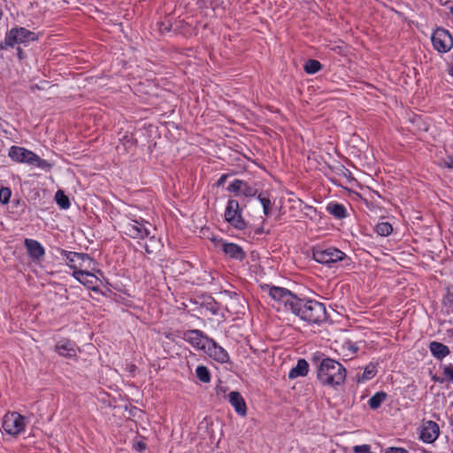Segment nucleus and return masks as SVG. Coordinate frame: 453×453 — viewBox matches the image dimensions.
<instances>
[{"mask_svg": "<svg viewBox=\"0 0 453 453\" xmlns=\"http://www.w3.org/2000/svg\"><path fill=\"white\" fill-rule=\"evenodd\" d=\"M268 294L275 302L273 306L278 311L283 309L291 311L309 324H321L326 321L328 315L324 303L313 300L300 298L288 288L267 286Z\"/></svg>", "mask_w": 453, "mask_h": 453, "instance_id": "f257e3e1", "label": "nucleus"}, {"mask_svg": "<svg viewBox=\"0 0 453 453\" xmlns=\"http://www.w3.org/2000/svg\"><path fill=\"white\" fill-rule=\"evenodd\" d=\"M346 374L345 367L329 357L320 364L317 378L323 386L336 387L344 383Z\"/></svg>", "mask_w": 453, "mask_h": 453, "instance_id": "f03ea898", "label": "nucleus"}, {"mask_svg": "<svg viewBox=\"0 0 453 453\" xmlns=\"http://www.w3.org/2000/svg\"><path fill=\"white\" fill-rule=\"evenodd\" d=\"M146 225H150V223L143 219H133L123 224L122 232L133 239H144L149 237V241L151 245L145 243L144 250L146 253L151 254L153 253L154 249L157 248L159 240H157L154 235L150 236V231Z\"/></svg>", "mask_w": 453, "mask_h": 453, "instance_id": "7ed1b4c3", "label": "nucleus"}, {"mask_svg": "<svg viewBox=\"0 0 453 453\" xmlns=\"http://www.w3.org/2000/svg\"><path fill=\"white\" fill-rule=\"evenodd\" d=\"M312 257L316 262L327 265L344 260H350L343 251L334 247L326 249L314 247L312 249Z\"/></svg>", "mask_w": 453, "mask_h": 453, "instance_id": "20e7f679", "label": "nucleus"}, {"mask_svg": "<svg viewBox=\"0 0 453 453\" xmlns=\"http://www.w3.org/2000/svg\"><path fill=\"white\" fill-rule=\"evenodd\" d=\"M431 42L435 50L439 53H447L453 48V37L449 30L444 27H437L432 36Z\"/></svg>", "mask_w": 453, "mask_h": 453, "instance_id": "39448f33", "label": "nucleus"}, {"mask_svg": "<svg viewBox=\"0 0 453 453\" xmlns=\"http://www.w3.org/2000/svg\"><path fill=\"white\" fill-rule=\"evenodd\" d=\"M5 35L7 37L6 44H11L12 48L16 44L35 42L38 39V36L34 32L21 27H12Z\"/></svg>", "mask_w": 453, "mask_h": 453, "instance_id": "423d86ee", "label": "nucleus"}, {"mask_svg": "<svg viewBox=\"0 0 453 453\" xmlns=\"http://www.w3.org/2000/svg\"><path fill=\"white\" fill-rule=\"evenodd\" d=\"M25 418L16 411L8 412L3 418L2 427L11 435H18L25 429Z\"/></svg>", "mask_w": 453, "mask_h": 453, "instance_id": "0eeeda50", "label": "nucleus"}, {"mask_svg": "<svg viewBox=\"0 0 453 453\" xmlns=\"http://www.w3.org/2000/svg\"><path fill=\"white\" fill-rule=\"evenodd\" d=\"M242 208L240 203L235 199H229L225 211V219L232 226L238 230H243L247 226V223L243 218L234 219L236 212H240V209Z\"/></svg>", "mask_w": 453, "mask_h": 453, "instance_id": "6e6552de", "label": "nucleus"}, {"mask_svg": "<svg viewBox=\"0 0 453 453\" xmlns=\"http://www.w3.org/2000/svg\"><path fill=\"white\" fill-rule=\"evenodd\" d=\"M182 339L196 349L204 351L211 338L199 329H191L183 333Z\"/></svg>", "mask_w": 453, "mask_h": 453, "instance_id": "1a4fd4ad", "label": "nucleus"}, {"mask_svg": "<svg viewBox=\"0 0 453 453\" xmlns=\"http://www.w3.org/2000/svg\"><path fill=\"white\" fill-rule=\"evenodd\" d=\"M69 267L73 270V276L74 279L88 288L96 290V284L99 281V279L94 273L87 270L79 269L76 265H69Z\"/></svg>", "mask_w": 453, "mask_h": 453, "instance_id": "9d476101", "label": "nucleus"}, {"mask_svg": "<svg viewBox=\"0 0 453 453\" xmlns=\"http://www.w3.org/2000/svg\"><path fill=\"white\" fill-rule=\"evenodd\" d=\"M204 352L211 358L220 364H226L230 361L227 351L223 347L219 345L212 338H211L210 342L207 343Z\"/></svg>", "mask_w": 453, "mask_h": 453, "instance_id": "9b49d317", "label": "nucleus"}, {"mask_svg": "<svg viewBox=\"0 0 453 453\" xmlns=\"http://www.w3.org/2000/svg\"><path fill=\"white\" fill-rule=\"evenodd\" d=\"M440 434V428L433 420L424 421L420 431L419 439L426 443L434 442Z\"/></svg>", "mask_w": 453, "mask_h": 453, "instance_id": "f8f14e48", "label": "nucleus"}, {"mask_svg": "<svg viewBox=\"0 0 453 453\" xmlns=\"http://www.w3.org/2000/svg\"><path fill=\"white\" fill-rule=\"evenodd\" d=\"M221 243L222 251L231 259H235L238 261H243L246 258V253L243 249L234 242H226L222 239L218 241Z\"/></svg>", "mask_w": 453, "mask_h": 453, "instance_id": "ddd939ff", "label": "nucleus"}, {"mask_svg": "<svg viewBox=\"0 0 453 453\" xmlns=\"http://www.w3.org/2000/svg\"><path fill=\"white\" fill-rule=\"evenodd\" d=\"M8 156L15 162L31 165V161L34 158V152L23 147L12 146L9 150Z\"/></svg>", "mask_w": 453, "mask_h": 453, "instance_id": "4468645a", "label": "nucleus"}, {"mask_svg": "<svg viewBox=\"0 0 453 453\" xmlns=\"http://www.w3.org/2000/svg\"><path fill=\"white\" fill-rule=\"evenodd\" d=\"M24 245L27 249L28 256L33 260H40L45 254L42 245L36 240L25 239Z\"/></svg>", "mask_w": 453, "mask_h": 453, "instance_id": "2eb2a0df", "label": "nucleus"}, {"mask_svg": "<svg viewBox=\"0 0 453 453\" xmlns=\"http://www.w3.org/2000/svg\"><path fill=\"white\" fill-rule=\"evenodd\" d=\"M229 403L234 408V411L241 416L247 414V405L242 395L238 391H232L228 395Z\"/></svg>", "mask_w": 453, "mask_h": 453, "instance_id": "dca6fc26", "label": "nucleus"}, {"mask_svg": "<svg viewBox=\"0 0 453 453\" xmlns=\"http://www.w3.org/2000/svg\"><path fill=\"white\" fill-rule=\"evenodd\" d=\"M56 351L62 357L73 358L76 357V351L73 343L70 340H62L58 342L55 346Z\"/></svg>", "mask_w": 453, "mask_h": 453, "instance_id": "f3484780", "label": "nucleus"}, {"mask_svg": "<svg viewBox=\"0 0 453 453\" xmlns=\"http://www.w3.org/2000/svg\"><path fill=\"white\" fill-rule=\"evenodd\" d=\"M429 349L432 355L438 360H442L450 353V350L447 345L435 341L429 343Z\"/></svg>", "mask_w": 453, "mask_h": 453, "instance_id": "a211bd4d", "label": "nucleus"}, {"mask_svg": "<svg viewBox=\"0 0 453 453\" xmlns=\"http://www.w3.org/2000/svg\"><path fill=\"white\" fill-rule=\"evenodd\" d=\"M309 372V364L303 359L300 358L297 361V364L295 367H293L288 372L289 379H296L297 377L306 376Z\"/></svg>", "mask_w": 453, "mask_h": 453, "instance_id": "6ab92c4d", "label": "nucleus"}, {"mask_svg": "<svg viewBox=\"0 0 453 453\" xmlns=\"http://www.w3.org/2000/svg\"><path fill=\"white\" fill-rule=\"evenodd\" d=\"M326 211L335 219H342L347 217L346 207L339 203L332 202L326 205Z\"/></svg>", "mask_w": 453, "mask_h": 453, "instance_id": "aec40b11", "label": "nucleus"}, {"mask_svg": "<svg viewBox=\"0 0 453 453\" xmlns=\"http://www.w3.org/2000/svg\"><path fill=\"white\" fill-rule=\"evenodd\" d=\"M388 394L384 391L375 393L368 401V405L372 410H377L382 403L386 401Z\"/></svg>", "mask_w": 453, "mask_h": 453, "instance_id": "412c9836", "label": "nucleus"}, {"mask_svg": "<svg viewBox=\"0 0 453 453\" xmlns=\"http://www.w3.org/2000/svg\"><path fill=\"white\" fill-rule=\"evenodd\" d=\"M376 374H377L376 365L373 363H370L365 366L363 373L361 375H357V381L358 383H360L365 380H371L373 377H375Z\"/></svg>", "mask_w": 453, "mask_h": 453, "instance_id": "4be33fe9", "label": "nucleus"}, {"mask_svg": "<svg viewBox=\"0 0 453 453\" xmlns=\"http://www.w3.org/2000/svg\"><path fill=\"white\" fill-rule=\"evenodd\" d=\"M322 64L316 59H308L303 65V70L308 74H314L322 69Z\"/></svg>", "mask_w": 453, "mask_h": 453, "instance_id": "5701e85b", "label": "nucleus"}, {"mask_svg": "<svg viewBox=\"0 0 453 453\" xmlns=\"http://www.w3.org/2000/svg\"><path fill=\"white\" fill-rule=\"evenodd\" d=\"M55 200L57 204L64 210L68 209L71 206L69 197L62 190H58L55 195Z\"/></svg>", "mask_w": 453, "mask_h": 453, "instance_id": "b1692460", "label": "nucleus"}, {"mask_svg": "<svg viewBox=\"0 0 453 453\" xmlns=\"http://www.w3.org/2000/svg\"><path fill=\"white\" fill-rule=\"evenodd\" d=\"M196 374L199 380L203 383L211 381V372L209 369L204 365H198L196 369Z\"/></svg>", "mask_w": 453, "mask_h": 453, "instance_id": "393cba45", "label": "nucleus"}, {"mask_svg": "<svg viewBox=\"0 0 453 453\" xmlns=\"http://www.w3.org/2000/svg\"><path fill=\"white\" fill-rule=\"evenodd\" d=\"M375 231L380 236H388L393 231V226L389 222H380L376 225Z\"/></svg>", "mask_w": 453, "mask_h": 453, "instance_id": "a878e982", "label": "nucleus"}, {"mask_svg": "<svg viewBox=\"0 0 453 453\" xmlns=\"http://www.w3.org/2000/svg\"><path fill=\"white\" fill-rule=\"evenodd\" d=\"M31 162H32L31 163L32 165H35V166L42 168L45 171H50L51 168L53 167L52 164L49 163L45 159L41 158L35 152H34V158Z\"/></svg>", "mask_w": 453, "mask_h": 453, "instance_id": "bb28decb", "label": "nucleus"}, {"mask_svg": "<svg viewBox=\"0 0 453 453\" xmlns=\"http://www.w3.org/2000/svg\"><path fill=\"white\" fill-rule=\"evenodd\" d=\"M329 357H326L324 353L322 352H319V351H317L315 353H313L311 357V362L313 365L316 366L317 368V372L319 371V366H320V364L324 361H326V359H328Z\"/></svg>", "mask_w": 453, "mask_h": 453, "instance_id": "cd10ccee", "label": "nucleus"}, {"mask_svg": "<svg viewBox=\"0 0 453 453\" xmlns=\"http://www.w3.org/2000/svg\"><path fill=\"white\" fill-rule=\"evenodd\" d=\"M242 185H245V181L242 180H234L228 187L227 191L233 192L235 196L242 194Z\"/></svg>", "mask_w": 453, "mask_h": 453, "instance_id": "c85d7f7f", "label": "nucleus"}, {"mask_svg": "<svg viewBox=\"0 0 453 453\" xmlns=\"http://www.w3.org/2000/svg\"><path fill=\"white\" fill-rule=\"evenodd\" d=\"M203 307L209 311L212 315H217L219 311V303H217L213 298H210L203 303Z\"/></svg>", "mask_w": 453, "mask_h": 453, "instance_id": "c756f323", "label": "nucleus"}, {"mask_svg": "<svg viewBox=\"0 0 453 453\" xmlns=\"http://www.w3.org/2000/svg\"><path fill=\"white\" fill-rule=\"evenodd\" d=\"M123 145L126 149L134 148L137 145V140L133 134H127L121 139Z\"/></svg>", "mask_w": 453, "mask_h": 453, "instance_id": "7c9ffc66", "label": "nucleus"}, {"mask_svg": "<svg viewBox=\"0 0 453 453\" xmlns=\"http://www.w3.org/2000/svg\"><path fill=\"white\" fill-rule=\"evenodd\" d=\"M12 196V190L10 188L2 187L0 188V203L6 204L9 203Z\"/></svg>", "mask_w": 453, "mask_h": 453, "instance_id": "2f4dec72", "label": "nucleus"}, {"mask_svg": "<svg viewBox=\"0 0 453 453\" xmlns=\"http://www.w3.org/2000/svg\"><path fill=\"white\" fill-rule=\"evenodd\" d=\"M58 251L68 260V265H75L74 262H75V258H76V252L67 251L61 248H58Z\"/></svg>", "mask_w": 453, "mask_h": 453, "instance_id": "473e14b6", "label": "nucleus"}, {"mask_svg": "<svg viewBox=\"0 0 453 453\" xmlns=\"http://www.w3.org/2000/svg\"><path fill=\"white\" fill-rule=\"evenodd\" d=\"M257 190L255 188L250 187L245 181V185H242V195H243L246 197H253L257 195Z\"/></svg>", "mask_w": 453, "mask_h": 453, "instance_id": "72a5a7b5", "label": "nucleus"}, {"mask_svg": "<svg viewBox=\"0 0 453 453\" xmlns=\"http://www.w3.org/2000/svg\"><path fill=\"white\" fill-rule=\"evenodd\" d=\"M158 29L161 34H164L165 32H170L173 27V24L170 19H165L163 21H159L157 23Z\"/></svg>", "mask_w": 453, "mask_h": 453, "instance_id": "f704fd0d", "label": "nucleus"}, {"mask_svg": "<svg viewBox=\"0 0 453 453\" xmlns=\"http://www.w3.org/2000/svg\"><path fill=\"white\" fill-rule=\"evenodd\" d=\"M257 199L261 203L262 206L272 204L269 198V193L267 191L258 194Z\"/></svg>", "mask_w": 453, "mask_h": 453, "instance_id": "c9c22d12", "label": "nucleus"}, {"mask_svg": "<svg viewBox=\"0 0 453 453\" xmlns=\"http://www.w3.org/2000/svg\"><path fill=\"white\" fill-rule=\"evenodd\" d=\"M353 453H372L368 444L357 445L353 447Z\"/></svg>", "mask_w": 453, "mask_h": 453, "instance_id": "e433bc0d", "label": "nucleus"}, {"mask_svg": "<svg viewBox=\"0 0 453 453\" xmlns=\"http://www.w3.org/2000/svg\"><path fill=\"white\" fill-rule=\"evenodd\" d=\"M443 375L446 380L453 382V365H445L443 367Z\"/></svg>", "mask_w": 453, "mask_h": 453, "instance_id": "4c0bfd02", "label": "nucleus"}, {"mask_svg": "<svg viewBox=\"0 0 453 453\" xmlns=\"http://www.w3.org/2000/svg\"><path fill=\"white\" fill-rule=\"evenodd\" d=\"M385 453H410L406 449L401 447H388Z\"/></svg>", "mask_w": 453, "mask_h": 453, "instance_id": "58836bf2", "label": "nucleus"}, {"mask_svg": "<svg viewBox=\"0 0 453 453\" xmlns=\"http://www.w3.org/2000/svg\"><path fill=\"white\" fill-rule=\"evenodd\" d=\"M76 258L78 260H81V262H85L87 260H88L89 262H95L94 259L90 257V256L87 253L76 252Z\"/></svg>", "mask_w": 453, "mask_h": 453, "instance_id": "ea45409f", "label": "nucleus"}, {"mask_svg": "<svg viewBox=\"0 0 453 453\" xmlns=\"http://www.w3.org/2000/svg\"><path fill=\"white\" fill-rule=\"evenodd\" d=\"M441 165L444 167L453 170V156H448L445 159H442Z\"/></svg>", "mask_w": 453, "mask_h": 453, "instance_id": "a19ab883", "label": "nucleus"}, {"mask_svg": "<svg viewBox=\"0 0 453 453\" xmlns=\"http://www.w3.org/2000/svg\"><path fill=\"white\" fill-rule=\"evenodd\" d=\"M445 301L449 304L453 303V286L447 288V295L444 297Z\"/></svg>", "mask_w": 453, "mask_h": 453, "instance_id": "79ce46f5", "label": "nucleus"}, {"mask_svg": "<svg viewBox=\"0 0 453 453\" xmlns=\"http://www.w3.org/2000/svg\"><path fill=\"white\" fill-rule=\"evenodd\" d=\"M133 448L138 452H142L146 449V443L139 441L134 443Z\"/></svg>", "mask_w": 453, "mask_h": 453, "instance_id": "37998d69", "label": "nucleus"}, {"mask_svg": "<svg viewBox=\"0 0 453 453\" xmlns=\"http://www.w3.org/2000/svg\"><path fill=\"white\" fill-rule=\"evenodd\" d=\"M137 366L134 364H129L127 365L126 370L130 373L132 377H134L135 372L137 371Z\"/></svg>", "mask_w": 453, "mask_h": 453, "instance_id": "c03bdc74", "label": "nucleus"}, {"mask_svg": "<svg viewBox=\"0 0 453 453\" xmlns=\"http://www.w3.org/2000/svg\"><path fill=\"white\" fill-rule=\"evenodd\" d=\"M229 175H230V174H228V173L222 174V175L220 176V178L217 180V182H216V186H217V187H220V186H222V185L225 183V181L226 180V179L228 178V176H229Z\"/></svg>", "mask_w": 453, "mask_h": 453, "instance_id": "a18cd8bd", "label": "nucleus"}, {"mask_svg": "<svg viewBox=\"0 0 453 453\" xmlns=\"http://www.w3.org/2000/svg\"><path fill=\"white\" fill-rule=\"evenodd\" d=\"M17 57L19 60H23L26 58V53L23 51V50L20 47L17 48Z\"/></svg>", "mask_w": 453, "mask_h": 453, "instance_id": "49530a36", "label": "nucleus"}, {"mask_svg": "<svg viewBox=\"0 0 453 453\" xmlns=\"http://www.w3.org/2000/svg\"><path fill=\"white\" fill-rule=\"evenodd\" d=\"M6 43H7V37L5 36L4 40L0 42V50H7L8 48H12L11 44H6Z\"/></svg>", "mask_w": 453, "mask_h": 453, "instance_id": "de8ad7c7", "label": "nucleus"}, {"mask_svg": "<svg viewBox=\"0 0 453 453\" xmlns=\"http://www.w3.org/2000/svg\"><path fill=\"white\" fill-rule=\"evenodd\" d=\"M271 206L272 204L263 206L264 214L266 217H269L271 215Z\"/></svg>", "mask_w": 453, "mask_h": 453, "instance_id": "09e8293b", "label": "nucleus"}, {"mask_svg": "<svg viewBox=\"0 0 453 453\" xmlns=\"http://www.w3.org/2000/svg\"><path fill=\"white\" fill-rule=\"evenodd\" d=\"M431 379L433 381L439 382V383H443L445 380L444 378H441V377L437 376L436 374L432 375Z\"/></svg>", "mask_w": 453, "mask_h": 453, "instance_id": "8fccbe9b", "label": "nucleus"}, {"mask_svg": "<svg viewBox=\"0 0 453 453\" xmlns=\"http://www.w3.org/2000/svg\"><path fill=\"white\" fill-rule=\"evenodd\" d=\"M13 203L17 205V206H22V211H24V208L26 207V204L24 202H21L19 199H17V200H14Z\"/></svg>", "mask_w": 453, "mask_h": 453, "instance_id": "3c124183", "label": "nucleus"}, {"mask_svg": "<svg viewBox=\"0 0 453 453\" xmlns=\"http://www.w3.org/2000/svg\"><path fill=\"white\" fill-rule=\"evenodd\" d=\"M254 233H255V234H261L265 233L264 227L263 226L257 227L254 230Z\"/></svg>", "mask_w": 453, "mask_h": 453, "instance_id": "603ef678", "label": "nucleus"}, {"mask_svg": "<svg viewBox=\"0 0 453 453\" xmlns=\"http://www.w3.org/2000/svg\"><path fill=\"white\" fill-rule=\"evenodd\" d=\"M242 208L240 209V212H236V214L234 215V219H238L239 217L240 218H243L242 215Z\"/></svg>", "mask_w": 453, "mask_h": 453, "instance_id": "864d4df0", "label": "nucleus"}, {"mask_svg": "<svg viewBox=\"0 0 453 453\" xmlns=\"http://www.w3.org/2000/svg\"><path fill=\"white\" fill-rule=\"evenodd\" d=\"M449 73L450 76L453 77V65L449 67Z\"/></svg>", "mask_w": 453, "mask_h": 453, "instance_id": "5fc2aeb1", "label": "nucleus"}, {"mask_svg": "<svg viewBox=\"0 0 453 453\" xmlns=\"http://www.w3.org/2000/svg\"><path fill=\"white\" fill-rule=\"evenodd\" d=\"M351 349H352L353 352H357V347H354L353 346V347H351Z\"/></svg>", "mask_w": 453, "mask_h": 453, "instance_id": "6e6d98bb", "label": "nucleus"}, {"mask_svg": "<svg viewBox=\"0 0 453 453\" xmlns=\"http://www.w3.org/2000/svg\"><path fill=\"white\" fill-rule=\"evenodd\" d=\"M96 274H101V275L103 274V273H102V271H101L100 269H97V270L96 271Z\"/></svg>", "mask_w": 453, "mask_h": 453, "instance_id": "4d7b16f0", "label": "nucleus"}, {"mask_svg": "<svg viewBox=\"0 0 453 453\" xmlns=\"http://www.w3.org/2000/svg\"><path fill=\"white\" fill-rule=\"evenodd\" d=\"M2 16H3V11H2V9L0 8V19H2Z\"/></svg>", "mask_w": 453, "mask_h": 453, "instance_id": "13d9d810", "label": "nucleus"}, {"mask_svg": "<svg viewBox=\"0 0 453 453\" xmlns=\"http://www.w3.org/2000/svg\"><path fill=\"white\" fill-rule=\"evenodd\" d=\"M450 425L453 426V417L450 418Z\"/></svg>", "mask_w": 453, "mask_h": 453, "instance_id": "bf43d9fd", "label": "nucleus"}, {"mask_svg": "<svg viewBox=\"0 0 453 453\" xmlns=\"http://www.w3.org/2000/svg\"><path fill=\"white\" fill-rule=\"evenodd\" d=\"M450 12H451V14L453 15V6H452V7H450Z\"/></svg>", "mask_w": 453, "mask_h": 453, "instance_id": "052dcab7", "label": "nucleus"}, {"mask_svg": "<svg viewBox=\"0 0 453 453\" xmlns=\"http://www.w3.org/2000/svg\"><path fill=\"white\" fill-rule=\"evenodd\" d=\"M451 275L453 276V271L451 272Z\"/></svg>", "mask_w": 453, "mask_h": 453, "instance_id": "680f3d73", "label": "nucleus"}]
</instances>
